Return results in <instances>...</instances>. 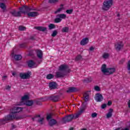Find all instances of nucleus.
Returning a JSON list of instances; mask_svg holds the SVG:
<instances>
[{"instance_id":"f257e3e1","label":"nucleus","mask_w":130,"mask_h":130,"mask_svg":"<svg viewBox=\"0 0 130 130\" xmlns=\"http://www.w3.org/2000/svg\"><path fill=\"white\" fill-rule=\"evenodd\" d=\"M20 111H22V108L18 107H14L10 110V114L5 116V118L1 120L2 124H6V123H8V121L9 120H12V119L15 118L14 114L18 113V112H20Z\"/></svg>"},{"instance_id":"f03ea898","label":"nucleus","mask_w":130,"mask_h":130,"mask_svg":"<svg viewBox=\"0 0 130 130\" xmlns=\"http://www.w3.org/2000/svg\"><path fill=\"white\" fill-rule=\"evenodd\" d=\"M86 109V104L83 103L81 106V108H80V111L78 114H75V115H70L68 116H66L62 119L63 122H68L69 121H71V120H73L74 118H78L79 115H81L84 111H85V109Z\"/></svg>"},{"instance_id":"7ed1b4c3","label":"nucleus","mask_w":130,"mask_h":130,"mask_svg":"<svg viewBox=\"0 0 130 130\" xmlns=\"http://www.w3.org/2000/svg\"><path fill=\"white\" fill-rule=\"evenodd\" d=\"M70 72V70L68 69V66L61 65L59 68V70L56 73L57 78H61L67 75V73Z\"/></svg>"},{"instance_id":"20e7f679","label":"nucleus","mask_w":130,"mask_h":130,"mask_svg":"<svg viewBox=\"0 0 130 130\" xmlns=\"http://www.w3.org/2000/svg\"><path fill=\"white\" fill-rule=\"evenodd\" d=\"M101 70L104 75H112V74L115 73L116 71L115 68H106V65L105 64L102 65Z\"/></svg>"},{"instance_id":"39448f33","label":"nucleus","mask_w":130,"mask_h":130,"mask_svg":"<svg viewBox=\"0 0 130 130\" xmlns=\"http://www.w3.org/2000/svg\"><path fill=\"white\" fill-rule=\"evenodd\" d=\"M113 4V1L112 0H105L103 3V10L104 11H107L111 8Z\"/></svg>"},{"instance_id":"423d86ee","label":"nucleus","mask_w":130,"mask_h":130,"mask_svg":"<svg viewBox=\"0 0 130 130\" xmlns=\"http://www.w3.org/2000/svg\"><path fill=\"white\" fill-rule=\"evenodd\" d=\"M19 10L21 15L22 14H24V15H27L28 13V12H29V11H30L31 9H30L28 6H23L22 7L20 8Z\"/></svg>"},{"instance_id":"0eeeda50","label":"nucleus","mask_w":130,"mask_h":130,"mask_svg":"<svg viewBox=\"0 0 130 130\" xmlns=\"http://www.w3.org/2000/svg\"><path fill=\"white\" fill-rule=\"evenodd\" d=\"M31 72L28 71L26 73H21L19 75L20 78L21 79H29L30 78V76H31Z\"/></svg>"},{"instance_id":"6e6552de","label":"nucleus","mask_w":130,"mask_h":130,"mask_svg":"<svg viewBox=\"0 0 130 130\" xmlns=\"http://www.w3.org/2000/svg\"><path fill=\"white\" fill-rule=\"evenodd\" d=\"M94 98L96 102H101V101H103V95H102L101 93H96Z\"/></svg>"},{"instance_id":"1a4fd4ad","label":"nucleus","mask_w":130,"mask_h":130,"mask_svg":"<svg viewBox=\"0 0 130 130\" xmlns=\"http://www.w3.org/2000/svg\"><path fill=\"white\" fill-rule=\"evenodd\" d=\"M113 113V109H110L108 112V113L106 114V118L107 119H109V118H111L112 117Z\"/></svg>"},{"instance_id":"9d476101","label":"nucleus","mask_w":130,"mask_h":130,"mask_svg":"<svg viewBox=\"0 0 130 130\" xmlns=\"http://www.w3.org/2000/svg\"><path fill=\"white\" fill-rule=\"evenodd\" d=\"M10 14H11L13 17H21V12L19 11L16 12L15 10L11 11Z\"/></svg>"},{"instance_id":"9b49d317","label":"nucleus","mask_w":130,"mask_h":130,"mask_svg":"<svg viewBox=\"0 0 130 130\" xmlns=\"http://www.w3.org/2000/svg\"><path fill=\"white\" fill-rule=\"evenodd\" d=\"M39 15V13L37 12H28L27 15L28 17H37Z\"/></svg>"},{"instance_id":"f8f14e48","label":"nucleus","mask_w":130,"mask_h":130,"mask_svg":"<svg viewBox=\"0 0 130 130\" xmlns=\"http://www.w3.org/2000/svg\"><path fill=\"white\" fill-rule=\"evenodd\" d=\"M27 64L29 68H37V63L34 62L33 61L30 60L27 62Z\"/></svg>"},{"instance_id":"ddd939ff","label":"nucleus","mask_w":130,"mask_h":130,"mask_svg":"<svg viewBox=\"0 0 130 130\" xmlns=\"http://www.w3.org/2000/svg\"><path fill=\"white\" fill-rule=\"evenodd\" d=\"M115 47L116 49H121L123 47V43L121 42L116 43Z\"/></svg>"},{"instance_id":"4468645a","label":"nucleus","mask_w":130,"mask_h":130,"mask_svg":"<svg viewBox=\"0 0 130 130\" xmlns=\"http://www.w3.org/2000/svg\"><path fill=\"white\" fill-rule=\"evenodd\" d=\"M11 56L13 58H15L16 60H20V59H22V56L21 55H15L14 53H12Z\"/></svg>"},{"instance_id":"2eb2a0df","label":"nucleus","mask_w":130,"mask_h":130,"mask_svg":"<svg viewBox=\"0 0 130 130\" xmlns=\"http://www.w3.org/2000/svg\"><path fill=\"white\" fill-rule=\"evenodd\" d=\"M66 8L63 6V5H61L60 8H59L56 11H55V14H59L61 12L64 10Z\"/></svg>"},{"instance_id":"dca6fc26","label":"nucleus","mask_w":130,"mask_h":130,"mask_svg":"<svg viewBox=\"0 0 130 130\" xmlns=\"http://www.w3.org/2000/svg\"><path fill=\"white\" fill-rule=\"evenodd\" d=\"M89 43V39L88 38H84L83 39L81 42L80 44L81 45H86V44Z\"/></svg>"},{"instance_id":"f3484780","label":"nucleus","mask_w":130,"mask_h":130,"mask_svg":"<svg viewBox=\"0 0 130 130\" xmlns=\"http://www.w3.org/2000/svg\"><path fill=\"white\" fill-rule=\"evenodd\" d=\"M35 118L36 119H38V121L40 122V123H42L43 120L44 119V118L43 117L40 116V115H37Z\"/></svg>"},{"instance_id":"a211bd4d","label":"nucleus","mask_w":130,"mask_h":130,"mask_svg":"<svg viewBox=\"0 0 130 130\" xmlns=\"http://www.w3.org/2000/svg\"><path fill=\"white\" fill-rule=\"evenodd\" d=\"M37 54L39 58H42L43 53H42V51H41V50H38L37 51Z\"/></svg>"},{"instance_id":"6ab92c4d","label":"nucleus","mask_w":130,"mask_h":130,"mask_svg":"<svg viewBox=\"0 0 130 130\" xmlns=\"http://www.w3.org/2000/svg\"><path fill=\"white\" fill-rule=\"evenodd\" d=\"M49 86L50 89H55V88H56V83L55 82H51L49 83Z\"/></svg>"},{"instance_id":"aec40b11","label":"nucleus","mask_w":130,"mask_h":130,"mask_svg":"<svg viewBox=\"0 0 130 130\" xmlns=\"http://www.w3.org/2000/svg\"><path fill=\"white\" fill-rule=\"evenodd\" d=\"M36 29L39 30V31H46V27L43 26H38L36 27Z\"/></svg>"},{"instance_id":"412c9836","label":"nucleus","mask_w":130,"mask_h":130,"mask_svg":"<svg viewBox=\"0 0 130 130\" xmlns=\"http://www.w3.org/2000/svg\"><path fill=\"white\" fill-rule=\"evenodd\" d=\"M28 99H29V96H28L27 95H25L22 98L21 100L22 102L26 103L27 102V101H28Z\"/></svg>"},{"instance_id":"4be33fe9","label":"nucleus","mask_w":130,"mask_h":130,"mask_svg":"<svg viewBox=\"0 0 130 130\" xmlns=\"http://www.w3.org/2000/svg\"><path fill=\"white\" fill-rule=\"evenodd\" d=\"M57 17L58 18H60V19H61V20H62V19H66L67 18V15H66L64 14H58L57 15Z\"/></svg>"},{"instance_id":"5701e85b","label":"nucleus","mask_w":130,"mask_h":130,"mask_svg":"<svg viewBox=\"0 0 130 130\" xmlns=\"http://www.w3.org/2000/svg\"><path fill=\"white\" fill-rule=\"evenodd\" d=\"M24 104L27 105V106H31L33 105V101L28 100L24 103Z\"/></svg>"},{"instance_id":"b1692460","label":"nucleus","mask_w":130,"mask_h":130,"mask_svg":"<svg viewBox=\"0 0 130 130\" xmlns=\"http://www.w3.org/2000/svg\"><path fill=\"white\" fill-rule=\"evenodd\" d=\"M94 90L96 92H100V91H101V88L99 86L95 85L94 87Z\"/></svg>"},{"instance_id":"393cba45","label":"nucleus","mask_w":130,"mask_h":130,"mask_svg":"<svg viewBox=\"0 0 130 130\" xmlns=\"http://www.w3.org/2000/svg\"><path fill=\"white\" fill-rule=\"evenodd\" d=\"M83 99L84 101H88L89 100V94L88 93H85L83 96Z\"/></svg>"},{"instance_id":"a878e982","label":"nucleus","mask_w":130,"mask_h":130,"mask_svg":"<svg viewBox=\"0 0 130 130\" xmlns=\"http://www.w3.org/2000/svg\"><path fill=\"white\" fill-rule=\"evenodd\" d=\"M49 123L50 125H53L56 123V121L54 119H51L50 121H49Z\"/></svg>"},{"instance_id":"bb28decb","label":"nucleus","mask_w":130,"mask_h":130,"mask_svg":"<svg viewBox=\"0 0 130 130\" xmlns=\"http://www.w3.org/2000/svg\"><path fill=\"white\" fill-rule=\"evenodd\" d=\"M92 81H93V78H92V77H88L86 79H85L84 80V82H85L86 83H91Z\"/></svg>"},{"instance_id":"cd10ccee","label":"nucleus","mask_w":130,"mask_h":130,"mask_svg":"<svg viewBox=\"0 0 130 130\" xmlns=\"http://www.w3.org/2000/svg\"><path fill=\"white\" fill-rule=\"evenodd\" d=\"M62 32L63 33H67L68 32H69V27H63L62 29Z\"/></svg>"},{"instance_id":"c85d7f7f","label":"nucleus","mask_w":130,"mask_h":130,"mask_svg":"<svg viewBox=\"0 0 130 130\" xmlns=\"http://www.w3.org/2000/svg\"><path fill=\"white\" fill-rule=\"evenodd\" d=\"M98 115V114L97 113L93 112L91 114V117L92 118H96Z\"/></svg>"},{"instance_id":"c756f323","label":"nucleus","mask_w":130,"mask_h":130,"mask_svg":"<svg viewBox=\"0 0 130 130\" xmlns=\"http://www.w3.org/2000/svg\"><path fill=\"white\" fill-rule=\"evenodd\" d=\"M0 8L5 11L6 10V4L4 3H0Z\"/></svg>"},{"instance_id":"7c9ffc66","label":"nucleus","mask_w":130,"mask_h":130,"mask_svg":"<svg viewBox=\"0 0 130 130\" xmlns=\"http://www.w3.org/2000/svg\"><path fill=\"white\" fill-rule=\"evenodd\" d=\"M54 78V76L52 74H48L47 75V79L48 80H51V79H53Z\"/></svg>"},{"instance_id":"2f4dec72","label":"nucleus","mask_w":130,"mask_h":130,"mask_svg":"<svg viewBox=\"0 0 130 130\" xmlns=\"http://www.w3.org/2000/svg\"><path fill=\"white\" fill-rule=\"evenodd\" d=\"M103 58H105V59L108 58V57H109V54H108L107 53H104L103 54Z\"/></svg>"},{"instance_id":"473e14b6","label":"nucleus","mask_w":130,"mask_h":130,"mask_svg":"<svg viewBox=\"0 0 130 130\" xmlns=\"http://www.w3.org/2000/svg\"><path fill=\"white\" fill-rule=\"evenodd\" d=\"M61 20L62 19L60 17H57V18L55 19V23H59L60 22H61Z\"/></svg>"},{"instance_id":"72a5a7b5","label":"nucleus","mask_w":130,"mask_h":130,"mask_svg":"<svg viewBox=\"0 0 130 130\" xmlns=\"http://www.w3.org/2000/svg\"><path fill=\"white\" fill-rule=\"evenodd\" d=\"M18 29L19 31H25V30H26V27L25 26H20Z\"/></svg>"},{"instance_id":"f704fd0d","label":"nucleus","mask_w":130,"mask_h":130,"mask_svg":"<svg viewBox=\"0 0 130 130\" xmlns=\"http://www.w3.org/2000/svg\"><path fill=\"white\" fill-rule=\"evenodd\" d=\"M57 35V31L54 30L53 31V33L51 35V36H52V37H55V36H56Z\"/></svg>"},{"instance_id":"c9c22d12","label":"nucleus","mask_w":130,"mask_h":130,"mask_svg":"<svg viewBox=\"0 0 130 130\" xmlns=\"http://www.w3.org/2000/svg\"><path fill=\"white\" fill-rule=\"evenodd\" d=\"M69 91L70 92H75V91H77V88H76L75 87H71L69 89Z\"/></svg>"},{"instance_id":"e433bc0d","label":"nucleus","mask_w":130,"mask_h":130,"mask_svg":"<svg viewBox=\"0 0 130 130\" xmlns=\"http://www.w3.org/2000/svg\"><path fill=\"white\" fill-rule=\"evenodd\" d=\"M49 28L50 29H54L55 28V26H54V24H50V25H49Z\"/></svg>"},{"instance_id":"4c0bfd02","label":"nucleus","mask_w":130,"mask_h":130,"mask_svg":"<svg viewBox=\"0 0 130 130\" xmlns=\"http://www.w3.org/2000/svg\"><path fill=\"white\" fill-rule=\"evenodd\" d=\"M51 116H52V115L51 114H50L47 115V120L49 121L50 119H51Z\"/></svg>"},{"instance_id":"58836bf2","label":"nucleus","mask_w":130,"mask_h":130,"mask_svg":"<svg viewBox=\"0 0 130 130\" xmlns=\"http://www.w3.org/2000/svg\"><path fill=\"white\" fill-rule=\"evenodd\" d=\"M82 59V56L78 55L76 58V60H81Z\"/></svg>"},{"instance_id":"ea45409f","label":"nucleus","mask_w":130,"mask_h":130,"mask_svg":"<svg viewBox=\"0 0 130 130\" xmlns=\"http://www.w3.org/2000/svg\"><path fill=\"white\" fill-rule=\"evenodd\" d=\"M106 107H107V105L106 104H104L101 106L102 109H105Z\"/></svg>"},{"instance_id":"a19ab883","label":"nucleus","mask_w":130,"mask_h":130,"mask_svg":"<svg viewBox=\"0 0 130 130\" xmlns=\"http://www.w3.org/2000/svg\"><path fill=\"white\" fill-rule=\"evenodd\" d=\"M12 88V86H10V85H6V90H7L8 91H10V90H11V88Z\"/></svg>"},{"instance_id":"79ce46f5","label":"nucleus","mask_w":130,"mask_h":130,"mask_svg":"<svg viewBox=\"0 0 130 130\" xmlns=\"http://www.w3.org/2000/svg\"><path fill=\"white\" fill-rule=\"evenodd\" d=\"M66 13L67 14H72V13H73V9L67 10Z\"/></svg>"},{"instance_id":"37998d69","label":"nucleus","mask_w":130,"mask_h":130,"mask_svg":"<svg viewBox=\"0 0 130 130\" xmlns=\"http://www.w3.org/2000/svg\"><path fill=\"white\" fill-rule=\"evenodd\" d=\"M19 48H23V47H25V44H20V45H19Z\"/></svg>"},{"instance_id":"c03bdc74","label":"nucleus","mask_w":130,"mask_h":130,"mask_svg":"<svg viewBox=\"0 0 130 130\" xmlns=\"http://www.w3.org/2000/svg\"><path fill=\"white\" fill-rule=\"evenodd\" d=\"M57 2H58V0H49V3H50L52 4V3H57Z\"/></svg>"},{"instance_id":"a18cd8bd","label":"nucleus","mask_w":130,"mask_h":130,"mask_svg":"<svg viewBox=\"0 0 130 130\" xmlns=\"http://www.w3.org/2000/svg\"><path fill=\"white\" fill-rule=\"evenodd\" d=\"M7 79H8V76H4L2 77V80L4 81H6V80H7Z\"/></svg>"},{"instance_id":"49530a36","label":"nucleus","mask_w":130,"mask_h":130,"mask_svg":"<svg viewBox=\"0 0 130 130\" xmlns=\"http://www.w3.org/2000/svg\"><path fill=\"white\" fill-rule=\"evenodd\" d=\"M111 104H112V102H111V101H108V106H110V105H111Z\"/></svg>"},{"instance_id":"de8ad7c7","label":"nucleus","mask_w":130,"mask_h":130,"mask_svg":"<svg viewBox=\"0 0 130 130\" xmlns=\"http://www.w3.org/2000/svg\"><path fill=\"white\" fill-rule=\"evenodd\" d=\"M95 48H96V47H95V46H92L91 47H90L89 49H95Z\"/></svg>"},{"instance_id":"09e8293b","label":"nucleus","mask_w":130,"mask_h":130,"mask_svg":"<svg viewBox=\"0 0 130 130\" xmlns=\"http://www.w3.org/2000/svg\"><path fill=\"white\" fill-rule=\"evenodd\" d=\"M128 107L130 108V100L128 101L127 103Z\"/></svg>"},{"instance_id":"8fccbe9b","label":"nucleus","mask_w":130,"mask_h":130,"mask_svg":"<svg viewBox=\"0 0 130 130\" xmlns=\"http://www.w3.org/2000/svg\"><path fill=\"white\" fill-rule=\"evenodd\" d=\"M12 75H13V76H16V72H12Z\"/></svg>"},{"instance_id":"3c124183","label":"nucleus","mask_w":130,"mask_h":130,"mask_svg":"<svg viewBox=\"0 0 130 130\" xmlns=\"http://www.w3.org/2000/svg\"><path fill=\"white\" fill-rule=\"evenodd\" d=\"M16 126L15 125H12V128H15Z\"/></svg>"},{"instance_id":"603ef678","label":"nucleus","mask_w":130,"mask_h":130,"mask_svg":"<svg viewBox=\"0 0 130 130\" xmlns=\"http://www.w3.org/2000/svg\"><path fill=\"white\" fill-rule=\"evenodd\" d=\"M89 51V52H91V51H92V49H90Z\"/></svg>"},{"instance_id":"864d4df0","label":"nucleus","mask_w":130,"mask_h":130,"mask_svg":"<svg viewBox=\"0 0 130 130\" xmlns=\"http://www.w3.org/2000/svg\"><path fill=\"white\" fill-rule=\"evenodd\" d=\"M81 130H87V129H82Z\"/></svg>"},{"instance_id":"5fc2aeb1","label":"nucleus","mask_w":130,"mask_h":130,"mask_svg":"<svg viewBox=\"0 0 130 130\" xmlns=\"http://www.w3.org/2000/svg\"><path fill=\"white\" fill-rule=\"evenodd\" d=\"M0 113H1V111H0Z\"/></svg>"}]
</instances>
